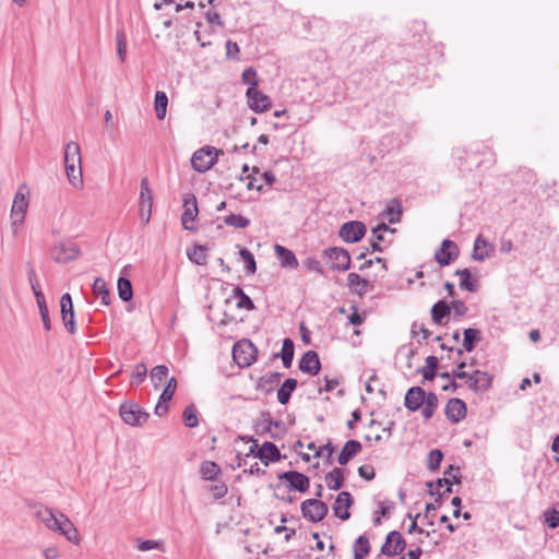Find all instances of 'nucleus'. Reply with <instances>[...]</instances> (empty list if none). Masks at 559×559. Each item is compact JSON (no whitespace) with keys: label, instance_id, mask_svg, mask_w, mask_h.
<instances>
[{"label":"nucleus","instance_id":"f257e3e1","mask_svg":"<svg viewBox=\"0 0 559 559\" xmlns=\"http://www.w3.org/2000/svg\"><path fill=\"white\" fill-rule=\"evenodd\" d=\"M35 516L47 530L58 532L73 545H79L81 543V536L78 528L64 513L50 507L39 504L36 508Z\"/></svg>","mask_w":559,"mask_h":559},{"label":"nucleus","instance_id":"f03ea898","mask_svg":"<svg viewBox=\"0 0 559 559\" xmlns=\"http://www.w3.org/2000/svg\"><path fill=\"white\" fill-rule=\"evenodd\" d=\"M28 195L29 192L25 185L21 186L15 192L10 213L11 227L14 235H17L23 227L28 209Z\"/></svg>","mask_w":559,"mask_h":559},{"label":"nucleus","instance_id":"7ed1b4c3","mask_svg":"<svg viewBox=\"0 0 559 559\" xmlns=\"http://www.w3.org/2000/svg\"><path fill=\"white\" fill-rule=\"evenodd\" d=\"M221 154H223L222 150L204 146L193 153L191 166L198 173H206L217 163Z\"/></svg>","mask_w":559,"mask_h":559},{"label":"nucleus","instance_id":"20e7f679","mask_svg":"<svg viewBox=\"0 0 559 559\" xmlns=\"http://www.w3.org/2000/svg\"><path fill=\"white\" fill-rule=\"evenodd\" d=\"M258 349L250 340H240L233 346V358L239 367H249L257 360Z\"/></svg>","mask_w":559,"mask_h":559},{"label":"nucleus","instance_id":"39448f33","mask_svg":"<svg viewBox=\"0 0 559 559\" xmlns=\"http://www.w3.org/2000/svg\"><path fill=\"white\" fill-rule=\"evenodd\" d=\"M119 414L123 423L130 426H141L150 417L148 413L134 402H123L119 407Z\"/></svg>","mask_w":559,"mask_h":559},{"label":"nucleus","instance_id":"423d86ee","mask_svg":"<svg viewBox=\"0 0 559 559\" xmlns=\"http://www.w3.org/2000/svg\"><path fill=\"white\" fill-rule=\"evenodd\" d=\"M322 255L333 271L344 272L350 267V255L346 249L331 247L323 250Z\"/></svg>","mask_w":559,"mask_h":559},{"label":"nucleus","instance_id":"0eeeda50","mask_svg":"<svg viewBox=\"0 0 559 559\" xmlns=\"http://www.w3.org/2000/svg\"><path fill=\"white\" fill-rule=\"evenodd\" d=\"M300 510L305 519L317 523L326 516L329 507L325 502L319 499H307L302 501Z\"/></svg>","mask_w":559,"mask_h":559},{"label":"nucleus","instance_id":"6e6552de","mask_svg":"<svg viewBox=\"0 0 559 559\" xmlns=\"http://www.w3.org/2000/svg\"><path fill=\"white\" fill-rule=\"evenodd\" d=\"M199 214L198 202L194 194H187L183 198V212L181 214L182 227L190 231L198 229L195 221Z\"/></svg>","mask_w":559,"mask_h":559},{"label":"nucleus","instance_id":"1a4fd4ad","mask_svg":"<svg viewBox=\"0 0 559 559\" xmlns=\"http://www.w3.org/2000/svg\"><path fill=\"white\" fill-rule=\"evenodd\" d=\"M366 231L364 223L350 221L341 226L338 235L346 242H357L366 235Z\"/></svg>","mask_w":559,"mask_h":559},{"label":"nucleus","instance_id":"9d476101","mask_svg":"<svg viewBox=\"0 0 559 559\" xmlns=\"http://www.w3.org/2000/svg\"><path fill=\"white\" fill-rule=\"evenodd\" d=\"M246 96L249 108L254 112L267 111L272 106L270 97L258 88L248 87Z\"/></svg>","mask_w":559,"mask_h":559},{"label":"nucleus","instance_id":"9b49d317","mask_svg":"<svg viewBox=\"0 0 559 559\" xmlns=\"http://www.w3.org/2000/svg\"><path fill=\"white\" fill-rule=\"evenodd\" d=\"M60 312L64 328L69 333L74 334L76 332V324L74 319L72 298L69 293L63 294L60 298Z\"/></svg>","mask_w":559,"mask_h":559},{"label":"nucleus","instance_id":"f8f14e48","mask_svg":"<svg viewBox=\"0 0 559 559\" xmlns=\"http://www.w3.org/2000/svg\"><path fill=\"white\" fill-rule=\"evenodd\" d=\"M406 542L397 531H392L386 535L385 543L381 547V552L388 557H394L404 551Z\"/></svg>","mask_w":559,"mask_h":559},{"label":"nucleus","instance_id":"ddd939ff","mask_svg":"<svg viewBox=\"0 0 559 559\" xmlns=\"http://www.w3.org/2000/svg\"><path fill=\"white\" fill-rule=\"evenodd\" d=\"M80 249L72 241L59 242L52 248V258L57 262L67 263L78 258Z\"/></svg>","mask_w":559,"mask_h":559},{"label":"nucleus","instance_id":"4468645a","mask_svg":"<svg viewBox=\"0 0 559 559\" xmlns=\"http://www.w3.org/2000/svg\"><path fill=\"white\" fill-rule=\"evenodd\" d=\"M457 257L459 248L455 242L450 239H444L441 242L440 248H438L435 252V259L441 266L449 265L451 261Z\"/></svg>","mask_w":559,"mask_h":559},{"label":"nucleus","instance_id":"2eb2a0df","mask_svg":"<svg viewBox=\"0 0 559 559\" xmlns=\"http://www.w3.org/2000/svg\"><path fill=\"white\" fill-rule=\"evenodd\" d=\"M280 479H285L289 488L299 492H306L309 489L310 479L308 476L297 471H287L278 475Z\"/></svg>","mask_w":559,"mask_h":559},{"label":"nucleus","instance_id":"dca6fc26","mask_svg":"<svg viewBox=\"0 0 559 559\" xmlns=\"http://www.w3.org/2000/svg\"><path fill=\"white\" fill-rule=\"evenodd\" d=\"M466 412L467 408L465 402L457 397L450 399L444 408L447 418L453 424H457L464 419Z\"/></svg>","mask_w":559,"mask_h":559},{"label":"nucleus","instance_id":"f3484780","mask_svg":"<svg viewBox=\"0 0 559 559\" xmlns=\"http://www.w3.org/2000/svg\"><path fill=\"white\" fill-rule=\"evenodd\" d=\"M299 369L304 373L317 376L321 369L320 358L317 352H306L299 360Z\"/></svg>","mask_w":559,"mask_h":559},{"label":"nucleus","instance_id":"a211bd4d","mask_svg":"<svg viewBox=\"0 0 559 559\" xmlns=\"http://www.w3.org/2000/svg\"><path fill=\"white\" fill-rule=\"evenodd\" d=\"M425 402V390L420 386H412L405 394L404 405L409 412L423 408Z\"/></svg>","mask_w":559,"mask_h":559},{"label":"nucleus","instance_id":"6ab92c4d","mask_svg":"<svg viewBox=\"0 0 559 559\" xmlns=\"http://www.w3.org/2000/svg\"><path fill=\"white\" fill-rule=\"evenodd\" d=\"M495 252V245L486 240L483 235H478L474 242L472 258L475 261H485L490 258Z\"/></svg>","mask_w":559,"mask_h":559},{"label":"nucleus","instance_id":"aec40b11","mask_svg":"<svg viewBox=\"0 0 559 559\" xmlns=\"http://www.w3.org/2000/svg\"><path fill=\"white\" fill-rule=\"evenodd\" d=\"M352 495L348 491L340 492L333 504L334 515L343 521L348 520L350 516L348 509L352 506Z\"/></svg>","mask_w":559,"mask_h":559},{"label":"nucleus","instance_id":"412c9836","mask_svg":"<svg viewBox=\"0 0 559 559\" xmlns=\"http://www.w3.org/2000/svg\"><path fill=\"white\" fill-rule=\"evenodd\" d=\"M492 378L486 371L475 370L467 379L469 389L474 392H485L491 385Z\"/></svg>","mask_w":559,"mask_h":559},{"label":"nucleus","instance_id":"4be33fe9","mask_svg":"<svg viewBox=\"0 0 559 559\" xmlns=\"http://www.w3.org/2000/svg\"><path fill=\"white\" fill-rule=\"evenodd\" d=\"M255 456L259 457L264 465H269L270 462H277L281 460L278 448L270 441H265L262 444Z\"/></svg>","mask_w":559,"mask_h":559},{"label":"nucleus","instance_id":"5701e85b","mask_svg":"<svg viewBox=\"0 0 559 559\" xmlns=\"http://www.w3.org/2000/svg\"><path fill=\"white\" fill-rule=\"evenodd\" d=\"M362 447L361 443L357 440H348L343 445L338 456L337 462L340 465H346L354 456H356Z\"/></svg>","mask_w":559,"mask_h":559},{"label":"nucleus","instance_id":"b1692460","mask_svg":"<svg viewBox=\"0 0 559 559\" xmlns=\"http://www.w3.org/2000/svg\"><path fill=\"white\" fill-rule=\"evenodd\" d=\"M402 203L399 199H391L385 209L381 212V216L386 218L390 224H396L402 217Z\"/></svg>","mask_w":559,"mask_h":559},{"label":"nucleus","instance_id":"393cba45","mask_svg":"<svg viewBox=\"0 0 559 559\" xmlns=\"http://www.w3.org/2000/svg\"><path fill=\"white\" fill-rule=\"evenodd\" d=\"M274 251L277 259L280 260L281 266L286 269H296L298 266L297 258L292 250L281 245H275Z\"/></svg>","mask_w":559,"mask_h":559},{"label":"nucleus","instance_id":"a878e982","mask_svg":"<svg viewBox=\"0 0 559 559\" xmlns=\"http://www.w3.org/2000/svg\"><path fill=\"white\" fill-rule=\"evenodd\" d=\"M347 286L354 294L362 297L368 292L370 283L357 273H349L347 275Z\"/></svg>","mask_w":559,"mask_h":559},{"label":"nucleus","instance_id":"bb28decb","mask_svg":"<svg viewBox=\"0 0 559 559\" xmlns=\"http://www.w3.org/2000/svg\"><path fill=\"white\" fill-rule=\"evenodd\" d=\"M463 347L466 352H472L476 345L477 342L480 341V331L477 329H465L463 333ZM456 353L459 356L463 354V349L457 348Z\"/></svg>","mask_w":559,"mask_h":559},{"label":"nucleus","instance_id":"cd10ccee","mask_svg":"<svg viewBox=\"0 0 559 559\" xmlns=\"http://www.w3.org/2000/svg\"><path fill=\"white\" fill-rule=\"evenodd\" d=\"M297 380L293 378H288L283 382L281 388L277 390V401L282 405H286L289 402L292 393L297 388Z\"/></svg>","mask_w":559,"mask_h":559},{"label":"nucleus","instance_id":"c85d7f7f","mask_svg":"<svg viewBox=\"0 0 559 559\" xmlns=\"http://www.w3.org/2000/svg\"><path fill=\"white\" fill-rule=\"evenodd\" d=\"M64 165L81 166L80 145L76 142H69L64 148Z\"/></svg>","mask_w":559,"mask_h":559},{"label":"nucleus","instance_id":"c756f323","mask_svg":"<svg viewBox=\"0 0 559 559\" xmlns=\"http://www.w3.org/2000/svg\"><path fill=\"white\" fill-rule=\"evenodd\" d=\"M438 405L439 401L437 394L435 392H425V402L421 408L423 417L426 420L430 419L433 416L436 409L438 408Z\"/></svg>","mask_w":559,"mask_h":559},{"label":"nucleus","instance_id":"7c9ffc66","mask_svg":"<svg viewBox=\"0 0 559 559\" xmlns=\"http://www.w3.org/2000/svg\"><path fill=\"white\" fill-rule=\"evenodd\" d=\"M92 289H93V294L96 297H100L102 304L104 306L110 305V293H109V289L107 288V284L104 278L96 277L93 283Z\"/></svg>","mask_w":559,"mask_h":559},{"label":"nucleus","instance_id":"2f4dec72","mask_svg":"<svg viewBox=\"0 0 559 559\" xmlns=\"http://www.w3.org/2000/svg\"><path fill=\"white\" fill-rule=\"evenodd\" d=\"M450 312V305L445 300H439L431 308V319L435 323L440 324Z\"/></svg>","mask_w":559,"mask_h":559},{"label":"nucleus","instance_id":"473e14b6","mask_svg":"<svg viewBox=\"0 0 559 559\" xmlns=\"http://www.w3.org/2000/svg\"><path fill=\"white\" fill-rule=\"evenodd\" d=\"M222 473L219 465L213 461H205L200 467L201 477L205 480H216Z\"/></svg>","mask_w":559,"mask_h":559},{"label":"nucleus","instance_id":"72a5a7b5","mask_svg":"<svg viewBox=\"0 0 559 559\" xmlns=\"http://www.w3.org/2000/svg\"><path fill=\"white\" fill-rule=\"evenodd\" d=\"M325 481L331 490H338L343 486L344 472L340 467H334L325 475Z\"/></svg>","mask_w":559,"mask_h":559},{"label":"nucleus","instance_id":"f704fd0d","mask_svg":"<svg viewBox=\"0 0 559 559\" xmlns=\"http://www.w3.org/2000/svg\"><path fill=\"white\" fill-rule=\"evenodd\" d=\"M294 348V342L290 338H285L283 341L281 354H275V357L282 358L283 366L285 368H289L293 364Z\"/></svg>","mask_w":559,"mask_h":559},{"label":"nucleus","instance_id":"c9c22d12","mask_svg":"<svg viewBox=\"0 0 559 559\" xmlns=\"http://www.w3.org/2000/svg\"><path fill=\"white\" fill-rule=\"evenodd\" d=\"M438 358L436 356H428L426 358V365L418 369V372L423 374L424 380L431 381L437 374Z\"/></svg>","mask_w":559,"mask_h":559},{"label":"nucleus","instance_id":"e433bc0d","mask_svg":"<svg viewBox=\"0 0 559 559\" xmlns=\"http://www.w3.org/2000/svg\"><path fill=\"white\" fill-rule=\"evenodd\" d=\"M455 275L460 276V287L462 289H466L471 293L477 290L478 286L475 280L472 278L471 272L468 269L456 270Z\"/></svg>","mask_w":559,"mask_h":559},{"label":"nucleus","instance_id":"4c0bfd02","mask_svg":"<svg viewBox=\"0 0 559 559\" xmlns=\"http://www.w3.org/2000/svg\"><path fill=\"white\" fill-rule=\"evenodd\" d=\"M188 259L197 264V265H205L206 264V248L201 245L194 246L192 249L187 251Z\"/></svg>","mask_w":559,"mask_h":559},{"label":"nucleus","instance_id":"58836bf2","mask_svg":"<svg viewBox=\"0 0 559 559\" xmlns=\"http://www.w3.org/2000/svg\"><path fill=\"white\" fill-rule=\"evenodd\" d=\"M168 97L165 92L157 91L155 94L154 108L156 112V117L159 120H163L167 112Z\"/></svg>","mask_w":559,"mask_h":559},{"label":"nucleus","instance_id":"ea45409f","mask_svg":"<svg viewBox=\"0 0 559 559\" xmlns=\"http://www.w3.org/2000/svg\"><path fill=\"white\" fill-rule=\"evenodd\" d=\"M153 205V193L150 188L147 178L141 179V191H140V206L152 207Z\"/></svg>","mask_w":559,"mask_h":559},{"label":"nucleus","instance_id":"a19ab883","mask_svg":"<svg viewBox=\"0 0 559 559\" xmlns=\"http://www.w3.org/2000/svg\"><path fill=\"white\" fill-rule=\"evenodd\" d=\"M66 171H67V177L73 187H75V188L82 187L83 176H82L81 166L66 165Z\"/></svg>","mask_w":559,"mask_h":559},{"label":"nucleus","instance_id":"79ce46f5","mask_svg":"<svg viewBox=\"0 0 559 559\" xmlns=\"http://www.w3.org/2000/svg\"><path fill=\"white\" fill-rule=\"evenodd\" d=\"M118 295L122 301H129L133 297V289L131 282L126 277H119L118 280Z\"/></svg>","mask_w":559,"mask_h":559},{"label":"nucleus","instance_id":"37998d69","mask_svg":"<svg viewBox=\"0 0 559 559\" xmlns=\"http://www.w3.org/2000/svg\"><path fill=\"white\" fill-rule=\"evenodd\" d=\"M461 483V476H453V480H450L449 477L439 478L436 481V487L440 488L443 485H447V488L443 492L438 493L437 502L440 503L442 498H444L448 493L452 492V485L453 484H460Z\"/></svg>","mask_w":559,"mask_h":559},{"label":"nucleus","instance_id":"c03bdc74","mask_svg":"<svg viewBox=\"0 0 559 559\" xmlns=\"http://www.w3.org/2000/svg\"><path fill=\"white\" fill-rule=\"evenodd\" d=\"M461 483V476H453V480H450L449 477L439 478L436 481V487L440 488L443 485H447V488L443 492L438 493L437 502L440 503L442 498H444L448 493L452 492V485L453 484H460Z\"/></svg>","mask_w":559,"mask_h":559},{"label":"nucleus","instance_id":"a18cd8bd","mask_svg":"<svg viewBox=\"0 0 559 559\" xmlns=\"http://www.w3.org/2000/svg\"><path fill=\"white\" fill-rule=\"evenodd\" d=\"M224 223L227 226H231L239 229H245L250 225V219L240 214L230 213L224 218Z\"/></svg>","mask_w":559,"mask_h":559},{"label":"nucleus","instance_id":"49530a36","mask_svg":"<svg viewBox=\"0 0 559 559\" xmlns=\"http://www.w3.org/2000/svg\"><path fill=\"white\" fill-rule=\"evenodd\" d=\"M234 296L238 298L237 308L246 310H253L255 308L252 299L245 294L241 287L237 286L234 288Z\"/></svg>","mask_w":559,"mask_h":559},{"label":"nucleus","instance_id":"de8ad7c7","mask_svg":"<svg viewBox=\"0 0 559 559\" xmlns=\"http://www.w3.org/2000/svg\"><path fill=\"white\" fill-rule=\"evenodd\" d=\"M369 551H370L369 539L365 535L359 536L355 543L354 558L355 559H364L369 554Z\"/></svg>","mask_w":559,"mask_h":559},{"label":"nucleus","instance_id":"09e8293b","mask_svg":"<svg viewBox=\"0 0 559 559\" xmlns=\"http://www.w3.org/2000/svg\"><path fill=\"white\" fill-rule=\"evenodd\" d=\"M36 301H37V305H38V309H39V313H40V317H41V320H43L44 328H45L46 331H50L51 323H50L49 311H48V307L46 305V300H45L44 294H38L37 293V300Z\"/></svg>","mask_w":559,"mask_h":559},{"label":"nucleus","instance_id":"8fccbe9b","mask_svg":"<svg viewBox=\"0 0 559 559\" xmlns=\"http://www.w3.org/2000/svg\"><path fill=\"white\" fill-rule=\"evenodd\" d=\"M239 255L241 260L245 262L246 274H253L257 271V263L253 254L247 248H241L239 250Z\"/></svg>","mask_w":559,"mask_h":559},{"label":"nucleus","instance_id":"3c124183","mask_svg":"<svg viewBox=\"0 0 559 559\" xmlns=\"http://www.w3.org/2000/svg\"><path fill=\"white\" fill-rule=\"evenodd\" d=\"M185 425L189 428H194L199 425L197 409L193 404L188 405L182 413Z\"/></svg>","mask_w":559,"mask_h":559},{"label":"nucleus","instance_id":"603ef678","mask_svg":"<svg viewBox=\"0 0 559 559\" xmlns=\"http://www.w3.org/2000/svg\"><path fill=\"white\" fill-rule=\"evenodd\" d=\"M394 508V502L385 500L380 502L379 509L374 512L373 524L376 526L381 524V516H388L390 511Z\"/></svg>","mask_w":559,"mask_h":559},{"label":"nucleus","instance_id":"864d4df0","mask_svg":"<svg viewBox=\"0 0 559 559\" xmlns=\"http://www.w3.org/2000/svg\"><path fill=\"white\" fill-rule=\"evenodd\" d=\"M263 417H265L264 423L266 424L263 431L269 432L271 438H273V439L280 438V435L272 432L271 429H272V427H274L277 429H282V431H284V423L281 420H273L269 413L263 414Z\"/></svg>","mask_w":559,"mask_h":559},{"label":"nucleus","instance_id":"5fc2aeb1","mask_svg":"<svg viewBox=\"0 0 559 559\" xmlns=\"http://www.w3.org/2000/svg\"><path fill=\"white\" fill-rule=\"evenodd\" d=\"M147 374V368L144 362H139L135 365L134 370L131 374V384L139 385L141 384Z\"/></svg>","mask_w":559,"mask_h":559},{"label":"nucleus","instance_id":"6e6d98bb","mask_svg":"<svg viewBox=\"0 0 559 559\" xmlns=\"http://www.w3.org/2000/svg\"><path fill=\"white\" fill-rule=\"evenodd\" d=\"M117 52L120 60L123 62L127 53V36L123 31H117L116 33Z\"/></svg>","mask_w":559,"mask_h":559},{"label":"nucleus","instance_id":"4d7b16f0","mask_svg":"<svg viewBox=\"0 0 559 559\" xmlns=\"http://www.w3.org/2000/svg\"><path fill=\"white\" fill-rule=\"evenodd\" d=\"M442 459H443V454L439 449L431 450L428 454L427 467L430 471L438 469Z\"/></svg>","mask_w":559,"mask_h":559},{"label":"nucleus","instance_id":"13d9d810","mask_svg":"<svg viewBox=\"0 0 559 559\" xmlns=\"http://www.w3.org/2000/svg\"><path fill=\"white\" fill-rule=\"evenodd\" d=\"M167 373H168V368L165 365L155 366L151 370V379H152L154 385L157 386L158 383L162 382L167 377Z\"/></svg>","mask_w":559,"mask_h":559},{"label":"nucleus","instance_id":"bf43d9fd","mask_svg":"<svg viewBox=\"0 0 559 559\" xmlns=\"http://www.w3.org/2000/svg\"><path fill=\"white\" fill-rule=\"evenodd\" d=\"M176 388H177V380H176V378L171 377L168 380L167 385L165 386V389L163 390V392L159 396L160 401L169 402L175 394Z\"/></svg>","mask_w":559,"mask_h":559},{"label":"nucleus","instance_id":"052dcab7","mask_svg":"<svg viewBox=\"0 0 559 559\" xmlns=\"http://www.w3.org/2000/svg\"><path fill=\"white\" fill-rule=\"evenodd\" d=\"M241 79H242L243 83L249 85V87L257 88V86L259 84V81L257 79V71L252 67L247 68L242 72Z\"/></svg>","mask_w":559,"mask_h":559},{"label":"nucleus","instance_id":"680f3d73","mask_svg":"<svg viewBox=\"0 0 559 559\" xmlns=\"http://www.w3.org/2000/svg\"><path fill=\"white\" fill-rule=\"evenodd\" d=\"M545 522L550 528H556L559 526V511L555 508L548 509L544 512Z\"/></svg>","mask_w":559,"mask_h":559},{"label":"nucleus","instance_id":"e2e57ef3","mask_svg":"<svg viewBox=\"0 0 559 559\" xmlns=\"http://www.w3.org/2000/svg\"><path fill=\"white\" fill-rule=\"evenodd\" d=\"M302 264L305 269L309 272H314L320 275L323 274L321 262L317 258L308 257L307 259L304 260Z\"/></svg>","mask_w":559,"mask_h":559},{"label":"nucleus","instance_id":"0e129e2a","mask_svg":"<svg viewBox=\"0 0 559 559\" xmlns=\"http://www.w3.org/2000/svg\"><path fill=\"white\" fill-rule=\"evenodd\" d=\"M209 490L213 493L215 499L225 497L228 492V487L224 481L210 486Z\"/></svg>","mask_w":559,"mask_h":559},{"label":"nucleus","instance_id":"69168bd1","mask_svg":"<svg viewBox=\"0 0 559 559\" xmlns=\"http://www.w3.org/2000/svg\"><path fill=\"white\" fill-rule=\"evenodd\" d=\"M358 474L366 480H372L376 476V472L372 465L365 464L358 467Z\"/></svg>","mask_w":559,"mask_h":559},{"label":"nucleus","instance_id":"338daca9","mask_svg":"<svg viewBox=\"0 0 559 559\" xmlns=\"http://www.w3.org/2000/svg\"><path fill=\"white\" fill-rule=\"evenodd\" d=\"M162 547V543L158 542V540H151V539H146V540H141L139 542L136 548L140 550V551H148V550H152V549H158Z\"/></svg>","mask_w":559,"mask_h":559},{"label":"nucleus","instance_id":"774afa93","mask_svg":"<svg viewBox=\"0 0 559 559\" xmlns=\"http://www.w3.org/2000/svg\"><path fill=\"white\" fill-rule=\"evenodd\" d=\"M451 310H453L454 316L463 317L467 312V307L462 300H453L450 306Z\"/></svg>","mask_w":559,"mask_h":559}]
</instances>
